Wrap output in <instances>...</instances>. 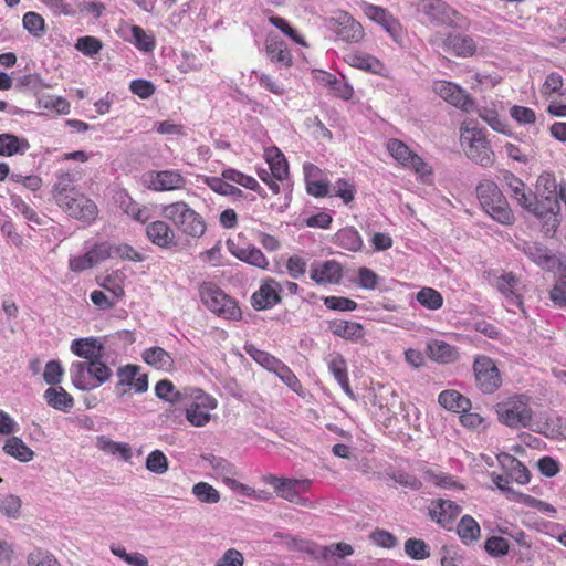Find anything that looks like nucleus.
<instances>
[{
  "mask_svg": "<svg viewBox=\"0 0 566 566\" xmlns=\"http://www.w3.org/2000/svg\"><path fill=\"white\" fill-rule=\"evenodd\" d=\"M164 217L182 234L199 239L207 229L205 219L187 202L176 201L165 205L161 209Z\"/></svg>",
  "mask_w": 566,
  "mask_h": 566,
  "instance_id": "nucleus-1",
  "label": "nucleus"
},
{
  "mask_svg": "<svg viewBox=\"0 0 566 566\" xmlns=\"http://www.w3.org/2000/svg\"><path fill=\"white\" fill-rule=\"evenodd\" d=\"M103 359L73 361L70 366V378L74 387L82 391H90L108 381L112 369Z\"/></svg>",
  "mask_w": 566,
  "mask_h": 566,
  "instance_id": "nucleus-2",
  "label": "nucleus"
},
{
  "mask_svg": "<svg viewBox=\"0 0 566 566\" xmlns=\"http://www.w3.org/2000/svg\"><path fill=\"white\" fill-rule=\"evenodd\" d=\"M476 195L481 207L493 220L505 226L514 222V214L507 200L495 182L481 181L476 187Z\"/></svg>",
  "mask_w": 566,
  "mask_h": 566,
  "instance_id": "nucleus-3",
  "label": "nucleus"
},
{
  "mask_svg": "<svg viewBox=\"0 0 566 566\" xmlns=\"http://www.w3.org/2000/svg\"><path fill=\"white\" fill-rule=\"evenodd\" d=\"M229 181L238 184L247 189L256 191L260 196L262 193V187L258 180L249 175L241 172L234 168H226L222 170L221 177H206L205 184L214 192L223 196H231L233 198H243V191L229 184Z\"/></svg>",
  "mask_w": 566,
  "mask_h": 566,
  "instance_id": "nucleus-4",
  "label": "nucleus"
},
{
  "mask_svg": "<svg viewBox=\"0 0 566 566\" xmlns=\"http://www.w3.org/2000/svg\"><path fill=\"white\" fill-rule=\"evenodd\" d=\"M461 145L467 157L482 167H491L495 161V154L486 139L484 128L469 125L461 128Z\"/></svg>",
  "mask_w": 566,
  "mask_h": 566,
  "instance_id": "nucleus-5",
  "label": "nucleus"
},
{
  "mask_svg": "<svg viewBox=\"0 0 566 566\" xmlns=\"http://www.w3.org/2000/svg\"><path fill=\"white\" fill-rule=\"evenodd\" d=\"M199 295L202 303L218 316L232 321L241 318V310L237 301L226 294L217 284L203 282L199 286Z\"/></svg>",
  "mask_w": 566,
  "mask_h": 566,
  "instance_id": "nucleus-6",
  "label": "nucleus"
},
{
  "mask_svg": "<svg viewBox=\"0 0 566 566\" xmlns=\"http://www.w3.org/2000/svg\"><path fill=\"white\" fill-rule=\"evenodd\" d=\"M496 413L501 423L512 429L533 428V411L530 407V397L515 395L496 406Z\"/></svg>",
  "mask_w": 566,
  "mask_h": 566,
  "instance_id": "nucleus-7",
  "label": "nucleus"
},
{
  "mask_svg": "<svg viewBox=\"0 0 566 566\" xmlns=\"http://www.w3.org/2000/svg\"><path fill=\"white\" fill-rule=\"evenodd\" d=\"M386 149L399 166L412 170L422 179L432 175L431 166L402 140L397 138L388 139Z\"/></svg>",
  "mask_w": 566,
  "mask_h": 566,
  "instance_id": "nucleus-8",
  "label": "nucleus"
},
{
  "mask_svg": "<svg viewBox=\"0 0 566 566\" xmlns=\"http://www.w3.org/2000/svg\"><path fill=\"white\" fill-rule=\"evenodd\" d=\"M56 203L71 218L86 223L93 222L98 213L95 202L78 191H71L70 196H60Z\"/></svg>",
  "mask_w": 566,
  "mask_h": 566,
  "instance_id": "nucleus-9",
  "label": "nucleus"
},
{
  "mask_svg": "<svg viewBox=\"0 0 566 566\" xmlns=\"http://www.w3.org/2000/svg\"><path fill=\"white\" fill-rule=\"evenodd\" d=\"M473 373L478 388L486 395L495 392L502 385V377L495 361L485 355H479L473 363Z\"/></svg>",
  "mask_w": 566,
  "mask_h": 566,
  "instance_id": "nucleus-10",
  "label": "nucleus"
},
{
  "mask_svg": "<svg viewBox=\"0 0 566 566\" xmlns=\"http://www.w3.org/2000/svg\"><path fill=\"white\" fill-rule=\"evenodd\" d=\"M530 199V206H523V208L537 218L543 219L546 226L555 229L558 224L557 217L560 211L556 187L554 186V189L541 200L534 193L531 195Z\"/></svg>",
  "mask_w": 566,
  "mask_h": 566,
  "instance_id": "nucleus-11",
  "label": "nucleus"
},
{
  "mask_svg": "<svg viewBox=\"0 0 566 566\" xmlns=\"http://www.w3.org/2000/svg\"><path fill=\"white\" fill-rule=\"evenodd\" d=\"M270 484L274 488L277 495L291 503L307 506L310 501L303 497L311 488V480L304 479H282L271 476Z\"/></svg>",
  "mask_w": 566,
  "mask_h": 566,
  "instance_id": "nucleus-12",
  "label": "nucleus"
},
{
  "mask_svg": "<svg viewBox=\"0 0 566 566\" xmlns=\"http://www.w3.org/2000/svg\"><path fill=\"white\" fill-rule=\"evenodd\" d=\"M144 182L148 189L157 192L184 189L187 179L179 170H151L144 176Z\"/></svg>",
  "mask_w": 566,
  "mask_h": 566,
  "instance_id": "nucleus-13",
  "label": "nucleus"
},
{
  "mask_svg": "<svg viewBox=\"0 0 566 566\" xmlns=\"http://www.w3.org/2000/svg\"><path fill=\"white\" fill-rule=\"evenodd\" d=\"M360 8L365 17L381 25L396 42L399 41L402 34V27L399 20L387 9L365 1L360 4Z\"/></svg>",
  "mask_w": 566,
  "mask_h": 566,
  "instance_id": "nucleus-14",
  "label": "nucleus"
},
{
  "mask_svg": "<svg viewBox=\"0 0 566 566\" xmlns=\"http://www.w3.org/2000/svg\"><path fill=\"white\" fill-rule=\"evenodd\" d=\"M417 10L428 22L439 25L452 23L455 15V11L443 0H419Z\"/></svg>",
  "mask_w": 566,
  "mask_h": 566,
  "instance_id": "nucleus-15",
  "label": "nucleus"
},
{
  "mask_svg": "<svg viewBox=\"0 0 566 566\" xmlns=\"http://www.w3.org/2000/svg\"><path fill=\"white\" fill-rule=\"evenodd\" d=\"M146 237L156 247L172 250L178 245L176 231L164 220L151 221L146 226Z\"/></svg>",
  "mask_w": 566,
  "mask_h": 566,
  "instance_id": "nucleus-16",
  "label": "nucleus"
},
{
  "mask_svg": "<svg viewBox=\"0 0 566 566\" xmlns=\"http://www.w3.org/2000/svg\"><path fill=\"white\" fill-rule=\"evenodd\" d=\"M283 286L274 279L265 280L252 294L251 304L254 310L262 311L274 307L281 302Z\"/></svg>",
  "mask_w": 566,
  "mask_h": 566,
  "instance_id": "nucleus-17",
  "label": "nucleus"
},
{
  "mask_svg": "<svg viewBox=\"0 0 566 566\" xmlns=\"http://www.w3.org/2000/svg\"><path fill=\"white\" fill-rule=\"evenodd\" d=\"M433 92L449 104L468 111L472 107L473 101L465 91L459 85L448 81H434L432 85Z\"/></svg>",
  "mask_w": 566,
  "mask_h": 566,
  "instance_id": "nucleus-18",
  "label": "nucleus"
},
{
  "mask_svg": "<svg viewBox=\"0 0 566 566\" xmlns=\"http://www.w3.org/2000/svg\"><path fill=\"white\" fill-rule=\"evenodd\" d=\"M496 287L504 296L509 311L515 312L514 307L523 311L521 282L515 274L512 272L502 274L496 282Z\"/></svg>",
  "mask_w": 566,
  "mask_h": 566,
  "instance_id": "nucleus-19",
  "label": "nucleus"
},
{
  "mask_svg": "<svg viewBox=\"0 0 566 566\" xmlns=\"http://www.w3.org/2000/svg\"><path fill=\"white\" fill-rule=\"evenodd\" d=\"M461 506L451 500L439 499L429 506V517L439 526L450 530L454 520L461 513Z\"/></svg>",
  "mask_w": 566,
  "mask_h": 566,
  "instance_id": "nucleus-20",
  "label": "nucleus"
},
{
  "mask_svg": "<svg viewBox=\"0 0 566 566\" xmlns=\"http://www.w3.org/2000/svg\"><path fill=\"white\" fill-rule=\"evenodd\" d=\"M334 20L336 23L334 32L337 39L347 43H358L364 39V28L349 13L339 12Z\"/></svg>",
  "mask_w": 566,
  "mask_h": 566,
  "instance_id": "nucleus-21",
  "label": "nucleus"
},
{
  "mask_svg": "<svg viewBox=\"0 0 566 566\" xmlns=\"http://www.w3.org/2000/svg\"><path fill=\"white\" fill-rule=\"evenodd\" d=\"M265 54L271 63L277 67H291L293 56L287 44L277 35L269 33L265 39Z\"/></svg>",
  "mask_w": 566,
  "mask_h": 566,
  "instance_id": "nucleus-22",
  "label": "nucleus"
},
{
  "mask_svg": "<svg viewBox=\"0 0 566 566\" xmlns=\"http://www.w3.org/2000/svg\"><path fill=\"white\" fill-rule=\"evenodd\" d=\"M343 276V268L335 260L312 264L310 277L318 285L338 284Z\"/></svg>",
  "mask_w": 566,
  "mask_h": 566,
  "instance_id": "nucleus-23",
  "label": "nucleus"
},
{
  "mask_svg": "<svg viewBox=\"0 0 566 566\" xmlns=\"http://www.w3.org/2000/svg\"><path fill=\"white\" fill-rule=\"evenodd\" d=\"M444 52L459 57L472 56L476 51L474 39L468 34L459 32L449 33L442 41Z\"/></svg>",
  "mask_w": 566,
  "mask_h": 566,
  "instance_id": "nucleus-24",
  "label": "nucleus"
},
{
  "mask_svg": "<svg viewBox=\"0 0 566 566\" xmlns=\"http://www.w3.org/2000/svg\"><path fill=\"white\" fill-rule=\"evenodd\" d=\"M497 462L511 481L525 485L531 481L530 470L515 457L501 452L496 457Z\"/></svg>",
  "mask_w": 566,
  "mask_h": 566,
  "instance_id": "nucleus-25",
  "label": "nucleus"
},
{
  "mask_svg": "<svg viewBox=\"0 0 566 566\" xmlns=\"http://www.w3.org/2000/svg\"><path fill=\"white\" fill-rule=\"evenodd\" d=\"M227 247L230 253L240 261L260 269H266L269 265V261L264 253L254 245L248 244L242 247L234 243L232 240H228Z\"/></svg>",
  "mask_w": 566,
  "mask_h": 566,
  "instance_id": "nucleus-26",
  "label": "nucleus"
},
{
  "mask_svg": "<svg viewBox=\"0 0 566 566\" xmlns=\"http://www.w3.org/2000/svg\"><path fill=\"white\" fill-rule=\"evenodd\" d=\"M523 252L534 263L544 270L552 271L556 268L557 259L552 251L538 242H524Z\"/></svg>",
  "mask_w": 566,
  "mask_h": 566,
  "instance_id": "nucleus-27",
  "label": "nucleus"
},
{
  "mask_svg": "<svg viewBox=\"0 0 566 566\" xmlns=\"http://www.w3.org/2000/svg\"><path fill=\"white\" fill-rule=\"evenodd\" d=\"M71 352L90 361L96 358H104L105 350L103 344L95 337L76 338L71 343Z\"/></svg>",
  "mask_w": 566,
  "mask_h": 566,
  "instance_id": "nucleus-28",
  "label": "nucleus"
},
{
  "mask_svg": "<svg viewBox=\"0 0 566 566\" xmlns=\"http://www.w3.org/2000/svg\"><path fill=\"white\" fill-rule=\"evenodd\" d=\"M328 328L335 336L349 342H358L365 336V328L358 322L334 319L328 322Z\"/></svg>",
  "mask_w": 566,
  "mask_h": 566,
  "instance_id": "nucleus-29",
  "label": "nucleus"
},
{
  "mask_svg": "<svg viewBox=\"0 0 566 566\" xmlns=\"http://www.w3.org/2000/svg\"><path fill=\"white\" fill-rule=\"evenodd\" d=\"M43 398L48 406L62 412H70L74 407V398L59 385L48 388Z\"/></svg>",
  "mask_w": 566,
  "mask_h": 566,
  "instance_id": "nucleus-30",
  "label": "nucleus"
},
{
  "mask_svg": "<svg viewBox=\"0 0 566 566\" xmlns=\"http://www.w3.org/2000/svg\"><path fill=\"white\" fill-rule=\"evenodd\" d=\"M142 357L147 365L158 370L171 371L175 367V360L171 355L158 346L146 348Z\"/></svg>",
  "mask_w": 566,
  "mask_h": 566,
  "instance_id": "nucleus-31",
  "label": "nucleus"
},
{
  "mask_svg": "<svg viewBox=\"0 0 566 566\" xmlns=\"http://www.w3.org/2000/svg\"><path fill=\"white\" fill-rule=\"evenodd\" d=\"M30 143L24 137L10 133L0 134V156L12 157L24 155L30 149Z\"/></svg>",
  "mask_w": 566,
  "mask_h": 566,
  "instance_id": "nucleus-32",
  "label": "nucleus"
},
{
  "mask_svg": "<svg viewBox=\"0 0 566 566\" xmlns=\"http://www.w3.org/2000/svg\"><path fill=\"white\" fill-rule=\"evenodd\" d=\"M328 370L334 376L342 389L352 395L349 379L347 375V363L339 353L329 354L326 358Z\"/></svg>",
  "mask_w": 566,
  "mask_h": 566,
  "instance_id": "nucleus-33",
  "label": "nucleus"
},
{
  "mask_svg": "<svg viewBox=\"0 0 566 566\" xmlns=\"http://www.w3.org/2000/svg\"><path fill=\"white\" fill-rule=\"evenodd\" d=\"M345 61L350 66L371 74H381L384 70V64L377 57L363 52H350L345 56Z\"/></svg>",
  "mask_w": 566,
  "mask_h": 566,
  "instance_id": "nucleus-34",
  "label": "nucleus"
},
{
  "mask_svg": "<svg viewBox=\"0 0 566 566\" xmlns=\"http://www.w3.org/2000/svg\"><path fill=\"white\" fill-rule=\"evenodd\" d=\"M438 402L447 410L462 413L471 409V401L457 390H443L438 396Z\"/></svg>",
  "mask_w": 566,
  "mask_h": 566,
  "instance_id": "nucleus-35",
  "label": "nucleus"
},
{
  "mask_svg": "<svg viewBox=\"0 0 566 566\" xmlns=\"http://www.w3.org/2000/svg\"><path fill=\"white\" fill-rule=\"evenodd\" d=\"M536 431L548 438L566 439V418L552 413L545 417V421L536 422Z\"/></svg>",
  "mask_w": 566,
  "mask_h": 566,
  "instance_id": "nucleus-36",
  "label": "nucleus"
},
{
  "mask_svg": "<svg viewBox=\"0 0 566 566\" xmlns=\"http://www.w3.org/2000/svg\"><path fill=\"white\" fill-rule=\"evenodd\" d=\"M427 353L431 359L440 364H450L459 358L458 349L443 340H433L429 343L427 346Z\"/></svg>",
  "mask_w": 566,
  "mask_h": 566,
  "instance_id": "nucleus-37",
  "label": "nucleus"
},
{
  "mask_svg": "<svg viewBox=\"0 0 566 566\" xmlns=\"http://www.w3.org/2000/svg\"><path fill=\"white\" fill-rule=\"evenodd\" d=\"M502 177L504 186L511 191L512 198L515 199L521 207L530 206V197L533 192L525 191L524 182L509 170L503 171Z\"/></svg>",
  "mask_w": 566,
  "mask_h": 566,
  "instance_id": "nucleus-38",
  "label": "nucleus"
},
{
  "mask_svg": "<svg viewBox=\"0 0 566 566\" xmlns=\"http://www.w3.org/2000/svg\"><path fill=\"white\" fill-rule=\"evenodd\" d=\"M265 158L270 172L276 180H284L289 176V165L285 156L277 147L266 149Z\"/></svg>",
  "mask_w": 566,
  "mask_h": 566,
  "instance_id": "nucleus-39",
  "label": "nucleus"
},
{
  "mask_svg": "<svg viewBox=\"0 0 566 566\" xmlns=\"http://www.w3.org/2000/svg\"><path fill=\"white\" fill-rule=\"evenodd\" d=\"M335 243L348 251H360L364 243L359 232L354 227H346L335 234Z\"/></svg>",
  "mask_w": 566,
  "mask_h": 566,
  "instance_id": "nucleus-40",
  "label": "nucleus"
},
{
  "mask_svg": "<svg viewBox=\"0 0 566 566\" xmlns=\"http://www.w3.org/2000/svg\"><path fill=\"white\" fill-rule=\"evenodd\" d=\"M2 450L10 457L20 462H29L33 459L34 452L19 437L12 436L8 438Z\"/></svg>",
  "mask_w": 566,
  "mask_h": 566,
  "instance_id": "nucleus-41",
  "label": "nucleus"
},
{
  "mask_svg": "<svg viewBox=\"0 0 566 566\" xmlns=\"http://www.w3.org/2000/svg\"><path fill=\"white\" fill-rule=\"evenodd\" d=\"M124 280L125 275L119 271H113L105 276H99L96 279L97 284L117 300H120L125 295Z\"/></svg>",
  "mask_w": 566,
  "mask_h": 566,
  "instance_id": "nucleus-42",
  "label": "nucleus"
},
{
  "mask_svg": "<svg viewBox=\"0 0 566 566\" xmlns=\"http://www.w3.org/2000/svg\"><path fill=\"white\" fill-rule=\"evenodd\" d=\"M504 149L512 160L525 165L532 161L536 156L535 148L527 142H520L518 144L506 143Z\"/></svg>",
  "mask_w": 566,
  "mask_h": 566,
  "instance_id": "nucleus-43",
  "label": "nucleus"
},
{
  "mask_svg": "<svg viewBox=\"0 0 566 566\" xmlns=\"http://www.w3.org/2000/svg\"><path fill=\"white\" fill-rule=\"evenodd\" d=\"M457 532L461 541L468 545L479 538L481 530L472 516L464 515L458 523Z\"/></svg>",
  "mask_w": 566,
  "mask_h": 566,
  "instance_id": "nucleus-44",
  "label": "nucleus"
},
{
  "mask_svg": "<svg viewBox=\"0 0 566 566\" xmlns=\"http://www.w3.org/2000/svg\"><path fill=\"white\" fill-rule=\"evenodd\" d=\"M155 395L157 398L172 405L181 402L185 398V394L177 390L175 385L168 379L159 380L156 384Z\"/></svg>",
  "mask_w": 566,
  "mask_h": 566,
  "instance_id": "nucleus-45",
  "label": "nucleus"
},
{
  "mask_svg": "<svg viewBox=\"0 0 566 566\" xmlns=\"http://www.w3.org/2000/svg\"><path fill=\"white\" fill-rule=\"evenodd\" d=\"M245 353L253 358L259 365H261L263 368L274 373L275 369H277V366H280L281 360L271 355L268 352L261 350L256 348L252 344H245L244 345Z\"/></svg>",
  "mask_w": 566,
  "mask_h": 566,
  "instance_id": "nucleus-46",
  "label": "nucleus"
},
{
  "mask_svg": "<svg viewBox=\"0 0 566 566\" xmlns=\"http://www.w3.org/2000/svg\"><path fill=\"white\" fill-rule=\"evenodd\" d=\"M201 459L203 462L214 471L217 475L223 478L226 483V476H232L235 474V467L224 458L217 457L212 453L202 454Z\"/></svg>",
  "mask_w": 566,
  "mask_h": 566,
  "instance_id": "nucleus-47",
  "label": "nucleus"
},
{
  "mask_svg": "<svg viewBox=\"0 0 566 566\" xmlns=\"http://www.w3.org/2000/svg\"><path fill=\"white\" fill-rule=\"evenodd\" d=\"M84 249L88 253L94 265L113 256V245L107 241L91 242L86 241Z\"/></svg>",
  "mask_w": 566,
  "mask_h": 566,
  "instance_id": "nucleus-48",
  "label": "nucleus"
},
{
  "mask_svg": "<svg viewBox=\"0 0 566 566\" xmlns=\"http://www.w3.org/2000/svg\"><path fill=\"white\" fill-rule=\"evenodd\" d=\"M10 203L27 221L36 226H43L45 223L44 218L40 217L38 212L22 199L21 196L11 193Z\"/></svg>",
  "mask_w": 566,
  "mask_h": 566,
  "instance_id": "nucleus-49",
  "label": "nucleus"
},
{
  "mask_svg": "<svg viewBox=\"0 0 566 566\" xmlns=\"http://www.w3.org/2000/svg\"><path fill=\"white\" fill-rule=\"evenodd\" d=\"M354 554L352 545L346 543H336L321 547L319 555L325 562H336Z\"/></svg>",
  "mask_w": 566,
  "mask_h": 566,
  "instance_id": "nucleus-50",
  "label": "nucleus"
},
{
  "mask_svg": "<svg viewBox=\"0 0 566 566\" xmlns=\"http://www.w3.org/2000/svg\"><path fill=\"white\" fill-rule=\"evenodd\" d=\"M416 300L426 308L436 311L442 307L443 297L432 287H422L416 295Z\"/></svg>",
  "mask_w": 566,
  "mask_h": 566,
  "instance_id": "nucleus-51",
  "label": "nucleus"
},
{
  "mask_svg": "<svg viewBox=\"0 0 566 566\" xmlns=\"http://www.w3.org/2000/svg\"><path fill=\"white\" fill-rule=\"evenodd\" d=\"M101 449L112 455H119L126 462H129L133 453L132 448L126 442H117L111 439H101Z\"/></svg>",
  "mask_w": 566,
  "mask_h": 566,
  "instance_id": "nucleus-52",
  "label": "nucleus"
},
{
  "mask_svg": "<svg viewBox=\"0 0 566 566\" xmlns=\"http://www.w3.org/2000/svg\"><path fill=\"white\" fill-rule=\"evenodd\" d=\"M269 22L279 29L284 35L290 38L294 43L302 46H307L305 39L298 33L296 29L291 27L284 18L271 15L269 17Z\"/></svg>",
  "mask_w": 566,
  "mask_h": 566,
  "instance_id": "nucleus-53",
  "label": "nucleus"
},
{
  "mask_svg": "<svg viewBox=\"0 0 566 566\" xmlns=\"http://www.w3.org/2000/svg\"><path fill=\"white\" fill-rule=\"evenodd\" d=\"M386 475L396 483L412 491H419L422 488V482L416 475L403 470H388Z\"/></svg>",
  "mask_w": 566,
  "mask_h": 566,
  "instance_id": "nucleus-54",
  "label": "nucleus"
},
{
  "mask_svg": "<svg viewBox=\"0 0 566 566\" xmlns=\"http://www.w3.org/2000/svg\"><path fill=\"white\" fill-rule=\"evenodd\" d=\"M333 195L339 197L345 205H349L357 192L355 184L345 178H338L332 186Z\"/></svg>",
  "mask_w": 566,
  "mask_h": 566,
  "instance_id": "nucleus-55",
  "label": "nucleus"
},
{
  "mask_svg": "<svg viewBox=\"0 0 566 566\" xmlns=\"http://www.w3.org/2000/svg\"><path fill=\"white\" fill-rule=\"evenodd\" d=\"M192 494L201 502L216 504L220 501L219 491L207 482H198L192 486Z\"/></svg>",
  "mask_w": 566,
  "mask_h": 566,
  "instance_id": "nucleus-56",
  "label": "nucleus"
},
{
  "mask_svg": "<svg viewBox=\"0 0 566 566\" xmlns=\"http://www.w3.org/2000/svg\"><path fill=\"white\" fill-rule=\"evenodd\" d=\"M424 479L432 482L434 485L442 489H462V485L455 478L449 473L436 472L433 470H426L423 472Z\"/></svg>",
  "mask_w": 566,
  "mask_h": 566,
  "instance_id": "nucleus-57",
  "label": "nucleus"
},
{
  "mask_svg": "<svg viewBox=\"0 0 566 566\" xmlns=\"http://www.w3.org/2000/svg\"><path fill=\"white\" fill-rule=\"evenodd\" d=\"M75 49L88 57L97 55L103 49V42L92 35L80 36L75 42Z\"/></svg>",
  "mask_w": 566,
  "mask_h": 566,
  "instance_id": "nucleus-58",
  "label": "nucleus"
},
{
  "mask_svg": "<svg viewBox=\"0 0 566 566\" xmlns=\"http://www.w3.org/2000/svg\"><path fill=\"white\" fill-rule=\"evenodd\" d=\"M406 554L415 560H422L430 556V547L423 539L409 538L405 542Z\"/></svg>",
  "mask_w": 566,
  "mask_h": 566,
  "instance_id": "nucleus-59",
  "label": "nucleus"
},
{
  "mask_svg": "<svg viewBox=\"0 0 566 566\" xmlns=\"http://www.w3.org/2000/svg\"><path fill=\"white\" fill-rule=\"evenodd\" d=\"M145 465L148 471L158 475L166 473L169 468L168 459L160 450L151 451L146 458Z\"/></svg>",
  "mask_w": 566,
  "mask_h": 566,
  "instance_id": "nucleus-60",
  "label": "nucleus"
},
{
  "mask_svg": "<svg viewBox=\"0 0 566 566\" xmlns=\"http://www.w3.org/2000/svg\"><path fill=\"white\" fill-rule=\"evenodd\" d=\"M23 28L35 38H40L44 34L45 22L41 14L29 11L24 13L22 19Z\"/></svg>",
  "mask_w": 566,
  "mask_h": 566,
  "instance_id": "nucleus-61",
  "label": "nucleus"
},
{
  "mask_svg": "<svg viewBox=\"0 0 566 566\" xmlns=\"http://www.w3.org/2000/svg\"><path fill=\"white\" fill-rule=\"evenodd\" d=\"M22 501L18 495L0 494V512L9 518L20 516Z\"/></svg>",
  "mask_w": 566,
  "mask_h": 566,
  "instance_id": "nucleus-62",
  "label": "nucleus"
},
{
  "mask_svg": "<svg viewBox=\"0 0 566 566\" xmlns=\"http://www.w3.org/2000/svg\"><path fill=\"white\" fill-rule=\"evenodd\" d=\"M111 552L130 566H148L149 564L147 557L142 553H127L125 547L122 545L113 544L111 546Z\"/></svg>",
  "mask_w": 566,
  "mask_h": 566,
  "instance_id": "nucleus-63",
  "label": "nucleus"
},
{
  "mask_svg": "<svg viewBox=\"0 0 566 566\" xmlns=\"http://www.w3.org/2000/svg\"><path fill=\"white\" fill-rule=\"evenodd\" d=\"M380 277L376 272L370 270L369 268L361 266L357 270V281L356 284L363 289L368 291H374L377 289L379 284Z\"/></svg>",
  "mask_w": 566,
  "mask_h": 566,
  "instance_id": "nucleus-64",
  "label": "nucleus"
}]
</instances>
